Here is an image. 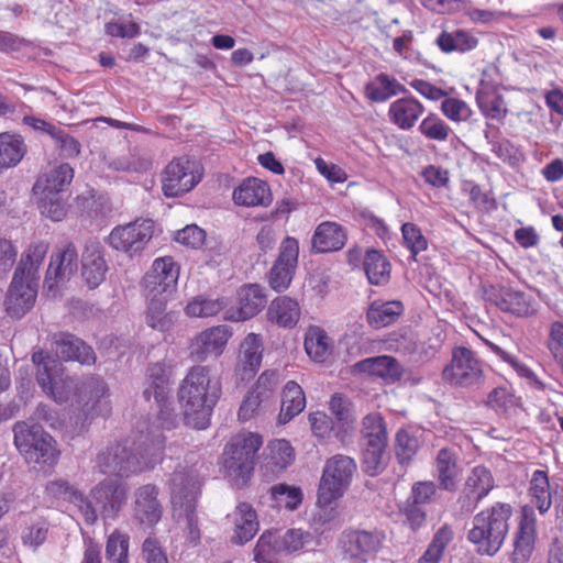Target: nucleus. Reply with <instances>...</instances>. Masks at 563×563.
<instances>
[{"label":"nucleus","instance_id":"79ce46f5","mask_svg":"<svg viewBox=\"0 0 563 563\" xmlns=\"http://www.w3.org/2000/svg\"><path fill=\"white\" fill-rule=\"evenodd\" d=\"M159 407V416L156 419V423L152 427L147 428L146 433L141 431L140 439L146 442V445L150 450L154 449L155 438L161 435L163 438V444L165 443V438L162 433L163 430H172L177 426L178 419L177 415L173 407H170V402L168 398H166L162 402H157Z\"/></svg>","mask_w":563,"mask_h":563},{"label":"nucleus","instance_id":"4c0bfd02","mask_svg":"<svg viewBox=\"0 0 563 563\" xmlns=\"http://www.w3.org/2000/svg\"><path fill=\"white\" fill-rule=\"evenodd\" d=\"M147 384L143 395L146 400L153 396L156 402L164 401L169 393L170 371L161 362L151 364L147 368Z\"/></svg>","mask_w":563,"mask_h":563},{"label":"nucleus","instance_id":"72a5a7b5","mask_svg":"<svg viewBox=\"0 0 563 563\" xmlns=\"http://www.w3.org/2000/svg\"><path fill=\"white\" fill-rule=\"evenodd\" d=\"M49 244L45 241L32 243L22 254L14 275L38 284L40 267L48 252Z\"/></svg>","mask_w":563,"mask_h":563},{"label":"nucleus","instance_id":"f03ea898","mask_svg":"<svg viewBox=\"0 0 563 563\" xmlns=\"http://www.w3.org/2000/svg\"><path fill=\"white\" fill-rule=\"evenodd\" d=\"M200 495V482L192 471L175 472L170 482V503L173 518L187 533L195 545L200 541L197 500Z\"/></svg>","mask_w":563,"mask_h":563},{"label":"nucleus","instance_id":"f3484780","mask_svg":"<svg viewBox=\"0 0 563 563\" xmlns=\"http://www.w3.org/2000/svg\"><path fill=\"white\" fill-rule=\"evenodd\" d=\"M495 486L492 472L485 466H475L468 474L463 490L457 498L462 514L473 512L478 504Z\"/></svg>","mask_w":563,"mask_h":563},{"label":"nucleus","instance_id":"f257e3e1","mask_svg":"<svg viewBox=\"0 0 563 563\" xmlns=\"http://www.w3.org/2000/svg\"><path fill=\"white\" fill-rule=\"evenodd\" d=\"M177 395L186 424L203 430L221 396V383L212 375L210 366L194 365L181 380Z\"/></svg>","mask_w":563,"mask_h":563},{"label":"nucleus","instance_id":"f704fd0d","mask_svg":"<svg viewBox=\"0 0 563 563\" xmlns=\"http://www.w3.org/2000/svg\"><path fill=\"white\" fill-rule=\"evenodd\" d=\"M27 145L24 139L18 133H0V175L10 168L18 166L25 154Z\"/></svg>","mask_w":563,"mask_h":563},{"label":"nucleus","instance_id":"4be33fe9","mask_svg":"<svg viewBox=\"0 0 563 563\" xmlns=\"http://www.w3.org/2000/svg\"><path fill=\"white\" fill-rule=\"evenodd\" d=\"M46 492L49 496L58 499H64L76 505L82 514L85 521L92 525L98 519V511L92 506L91 501L78 490L75 486L65 479L52 481L46 486Z\"/></svg>","mask_w":563,"mask_h":563},{"label":"nucleus","instance_id":"a19ab883","mask_svg":"<svg viewBox=\"0 0 563 563\" xmlns=\"http://www.w3.org/2000/svg\"><path fill=\"white\" fill-rule=\"evenodd\" d=\"M303 346L308 356L314 362H325L332 354L333 344L327 332L317 325L308 328Z\"/></svg>","mask_w":563,"mask_h":563},{"label":"nucleus","instance_id":"473e14b6","mask_svg":"<svg viewBox=\"0 0 563 563\" xmlns=\"http://www.w3.org/2000/svg\"><path fill=\"white\" fill-rule=\"evenodd\" d=\"M234 533L232 542L244 544L253 539L258 530L257 516L247 503H240L233 512Z\"/></svg>","mask_w":563,"mask_h":563},{"label":"nucleus","instance_id":"4468645a","mask_svg":"<svg viewBox=\"0 0 563 563\" xmlns=\"http://www.w3.org/2000/svg\"><path fill=\"white\" fill-rule=\"evenodd\" d=\"M158 494L159 489L154 484L142 485L133 493L132 518L143 529H153L163 517Z\"/></svg>","mask_w":563,"mask_h":563},{"label":"nucleus","instance_id":"412c9836","mask_svg":"<svg viewBox=\"0 0 563 563\" xmlns=\"http://www.w3.org/2000/svg\"><path fill=\"white\" fill-rule=\"evenodd\" d=\"M462 468L459 464V452L455 448H442L438 451L434 460V475L441 489L455 492Z\"/></svg>","mask_w":563,"mask_h":563},{"label":"nucleus","instance_id":"c756f323","mask_svg":"<svg viewBox=\"0 0 563 563\" xmlns=\"http://www.w3.org/2000/svg\"><path fill=\"white\" fill-rule=\"evenodd\" d=\"M346 242V233L342 225L332 221L320 223L312 235L311 246L317 253L335 252Z\"/></svg>","mask_w":563,"mask_h":563},{"label":"nucleus","instance_id":"c03bdc74","mask_svg":"<svg viewBox=\"0 0 563 563\" xmlns=\"http://www.w3.org/2000/svg\"><path fill=\"white\" fill-rule=\"evenodd\" d=\"M437 44L444 53H467L477 47L478 38L466 30H455L453 32L443 31L438 36Z\"/></svg>","mask_w":563,"mask_h":563},{"label":"nucleus","instance_id":"58836bf2","mask_svg":"<svg viewBox=\"0 0 563 563\" xmlns=\"http://www.w3.org/2000/svg\"><path fill=\"white\" fill-rule=\"evenodd\" d=\"M363 269L369 284L384 286L390 279L391 265L387 257L375 249L366 250L363 261Z\"/></svg>","mask_w":563,"mask_h":563},{"label":"nucleus","instance_id":"9b49d317","mask_svg":"<svg viewBox=\"0 0 563 563\" xmlns=\"http://www.w3.org/2000/svg\"><path fill=\"white\" fill-rule=\"evenodd\" d=\"M198 165L187 157L173 159L162 175V189L166 197H178L198 185L201 180Z\"/></svg>","mask_w":563,"mask_h":563},{"label":"nucleus","instance_id":"ddd939ff","mask_svg":"<svg viewBox=\"0 0 563 563\" xmlns=\"http://www.w3.org/2000/svg\"><path fill=\"white\" fill-rule=\"evenodd\" d=\"M299 256V242L292 236L284 239L277 260L268 273V285L275 291H285L291 284Z\"/></svg>","mask_w":563,"mask_h":563},{"label":"nucleus","instance_id":"0e129e2a","mask_svg":"<svg viewBox=\"0 0 563 563\" xmlns=\"http://www.w3.org/2000/svg\"><path fill=\"white\" fill-rule=\"evenodd\" d=\"M269 463L277 470H284L290 465L295 459L294 449L286 440H274L268 444Z\"/></svg>","mask_w":563,"mask_h":563},{"label":"nucleus","instance_id":"9d476101","mask_svg":"<svg viewBox=\"0 0 563 563\" xmlns=\"http://www.w3.org/2000/svg\"><path fill=\"white\" fill-rule=\"evenodd\" d=\"M385 536L374 530H351L340 538V549L346 563H367L383 545Z\"/></svg>","mask_w":563,"mask_h":563},{"label":"nucleus","instance_id":"4d7b16f0","mask_svg":"<svg viewBox=\"0 0 563 563\" xmlns=\"http://www.w3.org/2000/svg\"><path fill=\"white\" fill-rule=\"evenodd\" d=\"M362 434L365 444L387 443L386 423L380 413H368L363 419Z\"/></svg>","mask_w":563,"mask_h":563},{"label":"nucleus","instance_id":"09e8293b","mask_svg":"<svg viewBox=\"0 0 563 563\" xmlns=\"http://www.w3.org/2000/svg\"><path fill=\"white\" fill-rule=\"evenodd\" d=\"M404 91L405 87L402 85L385 74H379L365 86L366 97L374 102H384Z\"/></svg>","mask_w":563,"mask_h":563},{"label":"nucleus","instance_id":"c85d7f7f","mask_svg":"<svg viewBox=\"0 0 563 563\" xmlns=\"http://www.w3.org/2000/svg\"><path fill=\"white\" fill-rule=\"evenodd\" d=\"M424 112L423 104L413 97H404L393 101L388 108V118L400 130L408 131L415 126Z\"/></svg>","mask_w":563,"mask_h":563},{"label":"nucleus","instance_id":"7c9ffc66","mask_svg":"<svg viewBox=\"0 0 563 563\" xmlns=\"http://www.w3.org/2000/svg\"><path fill=\"white\" fill-rule=\"evenodd\" d=\"M494 302L501 311L517 317H529L536 312L531 296L511 288H500Z\"/></svg>","mask_w":563,"mask_h":563},{"label":"nucleus","instance_id":"69168bd1","mask_svg":"<svg viewBox=\"0 0 563 563\" xmlns=\"http://www.w3.org/2000/svg\"><path fill=\"white\" fill-rule=\"evenodd\" d=\"M401 232L405 245L410 250L412 257H416L420 252L427 250V239L415 223H404Z\"/></svg>","mask_w":563,"mask_h":563},{"label":"nucleus","instance_id":"f8f14e48","mask_svg":"<svg viewBox=\"0 0 563 563\" xmlns=\"http://www.w3.org/2000/svg\"><path fill=\"white\" fill-rule=\"evenodd\" d=\"M133 450H129L125 444L111 446L115 462L122 466H131V468L126 470V476L151 470L162 461L163 438L161 435L155 438L153 450H150L146 442L141 439L137 440Z\"/></svg>","mask_w":563,"mask_h":563},{"label":"nucleus","instance_id":"37998d69","mask_svg":"<svg viewBox=\"0 0 563 563\" xmlns=\"http://www.w3.org/2000/svg\"><path fill=\"white\" fill-rule=\"evenodd\" d=\"M306 407L302 388L296 382H288L283 390L282 407L278 416L279 423H287L299 415Z\"/></svg>","mask_w":563,"mask_h":563},{"label":"nucleus","instance_id":"603ef678","mask_svg":"<svg viewBox=\"0 0 563 563\" xmlns=\"http://www.w3.org/2000/svg\"><path fill=\"white\" fill-rule=\"evenodd\" d=\"M362 467L368 476L379 475L387 466V443L364 444Z\"/></svg>","mask_w":563,"mask_h":563},{"label":"nucleus","instance_id":"bf43d9fd","mask_svg":"<svg viewBox=\"0 0 563 563\" xmlns=\"http://www.w3.org/2000/svg\"><path fill=\"white\" fill-rule=\"evenodd\" d=\"M38 196L41 213L53 221H60L67 213L66 202L62 194L34 192Z\"/></svg>","mask_w":563,"mask_h":563},{"label":"nucleus","instance_id":"5fc2aeb1","mask_svg":"<svg viewBox=\"0 0 563 563\" xmlns=\"http://www.w3.org/2000/svg\"><path fill=\"white\" fill-rule=\"evenodd\" d=\"M255 560L258 563H276L278 556L283 553L279 544V533L267 531L264 532L255 547Z\"/></svg>","mask_w":563,"mask_h":563},{"label":"nucleus","instance_id":"864d4df0","mask_svg":"<svg viewBox=\"0 0 563 563\" xmlns=\"http://www.w3.org/2000/svg\"><path fill=\"white\" fill-rule=\"evenodd\" d=\"M453 540V531L444 525L434 533L424 553L418 560V563H440L444 551Z\"/></svg>","mask_w":563,"mask_h":563},{"label":"nucleus","instance_id":"dca6fc26","mask_svg":"<svg viewBox=\"0 0 563 563\" xmlns=\"http://www.w3.org/2000/svg\"><path fill=\"white\" fill-rule=\"evenodd\" d=\"M178 277L179 266L173 257H158L143 277V291L155 296H169L177 285Z\"/></svg>","mask_w":563,"mask_h":563},{"label":"nucleus","instance_id":"3c124183","mask_svg":"<svg viewBox=\"0 0 563 563\" xmlns=\"http://www.w3.org/2000/svg\"><path fill=\"white\" fill-rule=\"evenodd\" d=\"M529 492L532 504L540 514H545L552 505V497L549 478L544 471L537 470L533 472Z\"/></svg>","mask_w":563,"mask_h":563},{"label":"nucleus","instance_id":"de8ad7c7","mask_svg":"<svg viewBox=\"0 0 563 563\" xmlns=\"http://www.w3.org/2000/svg\"><path fill=\"white\" fill-rule=\"evenodd\" d=\"M84 390L89 394V400L86 402L87 415L106 416L110 411L109 401L107 400V386L100 378H91L84 385Z\"/></svg>","mask_w":563,"mask_h":563},{"label":"nucleus","instance_id":"cd10ccee","mask_svg":"<svg viewBox=\"0 0 563 563\" xmlns=\"http://www.w3.org/2000/svg\"><path fill=\"white\" fill-rule=\"evenodd\" d=\"M238 311L227 317V319L232 321H244L255 317L266 303L264 288L257 284H247L241 287L238 292Z\"/></svg>","mask_w":563,"mask_h":563},{"label":"nucleus","instance_id":"e2e57ef3","mask_svg":"<svg viewBox=\"0 0 563 563\" xmlns=\"http://www.w3.org/2000/svg\"><path fill=\"white\" fill-rule=\"evenodd\" d=\"M420 443L417 437L407 430L400 429L395 438V453L398 461L404 464L412 460L419 450Z\"/></svg>","mask_w":563,"mask_h":563},{"label":"nucleus","instance_id":"bb28decb","mask_svg":"<svg viewBox=\"0 0 563 563\" xmlns=\"http://www.w3.org/2000/svg\"><path fill=\"white\" fill-rule=\"evenodd\" d=\"M77 251L70 244L65 246L63 251L52 255L45 277V285L49 290L59 282L69 279L77 271Z\"/></svg>","mask_w":563,"mask_h":563},{"label":"nucleus","instance_id":"052dcab7","mask_svg":"<svg viewBox=\"0 0 563 563\" xmlns=\"http://www.w3.org/2000/svg\"><path fill=\"white\" fill-rule=\"evenodd\" d=\"M227 306L223 298L209 299L205 297H196L188 302L186 313L189 317L208 318L219 313Z\"/></svg>","mask_w":563,"mask_h":563},{"label":"nucleus","instance_id":"8fccbe9b","mask_svg":"<svg viewBox=\"0 0 563 563\" xmlns=\"http://www.w3.org/2000/svg\"><path fill=\"white\" fill-rule=\"evenodd\" d=\"M479 338L495 355H497L503 362L509 364L520 377L527 379L529 385L538 389L543 388V384L539 380L534 372L528 365L519 361L517 356L508 353L494 342L483 336Z\"/></svg>","mask_w":563,"mask_h":563},{"label":"nucleus","instance_id":"2eb2a0df","mask_svg":"<svg viewBox=\"0 0 563 563\" xmlns=\"http://www.w3.org/2000/svg\"><path fill=\"white\" fill-rule=\"evenodd\" d=\"M128 490L124 484L106 479L95 486L87 499L98 511V517L114 519L126 501Z\"/></svg>","mask_w":563,"mask_h":563},{"label":"nucleus","instance_id":"ea45409f","mask_svg":"<svg viewBox=\"0 0 563 563\" xmlns=\"http://www.w3.org/2000/svg\"><path fill=\"white\" fill-rule=\"evenodd\" d=\"M404 312V305L398 300L373 301L367 309V321L375 329L385 328L394 322Z\"/></svg>","mask_w":563,"mask_h":563},{"label":"nucleus","instance_id":"13d9d810","mask_svg":"<svg viewBox=\"0 0 563 563\" xmlns=\"http://www.w3.org/2000/svg\"><path fill=\"white\" fill-rule=\"evenodd\" d=\"M428 140L445 142L452 133L451 128L435 113H429L418 126Z\"/></svg>","mask_w":563,"mask_h":563},{"label":"nucleus","instance_id":"49530a36","mask_svg":"<svg viewBox=\"0 0 563 563\" xmlns=\"http://www.w3.org/2000/svg\"><path fill=\"white\" fill-rule=\"evenodd\" d=\"M147 308H146V322L147 324L161 331L166 330L172 324V313L166 312V305L169 296L166 295H150L144 294Z\"/></svg>","mask_w":563,"mask_h":563},{"label":"nucleus","instance_id":"338daca9","mask_svg":"<svg viewBox=\"0 0 563 563\" xmlns=\"http://www.w3.org/2000/svg\"><path fill=\"white\" fill-rule=\"evenodd\" d=\"M310 539V533L301 529H289L283 534L279 533V544L284 554H290L301 550Z\"/></svg>","mask_w":563,"mask_h":563},{"label":"nucleus","instance_id":"a211bd4d","mask_svg":"<svg viewBox=\"0 0 563 563\" xmlns=\"http://www.w3.org/2000/svg\"><path fill=\"white\" fill-rule=\"evenodd\" d=\"M231 335L232 332L227 325L211 327L200 332L189 346L190 357L196 362L219 357L224 352Z\"/></svg>","mask_w":563,"mask_h":563},{"label":"nucleus","instance_id":"393cba45","mask_svg":"<svg viewBox=\"0 0 563 563\" xmlns=\"http://www.w3.org/2000/svg\"><path fill=\"white\" fill-rule=\"evenodd\" d=\"M300 317L301 308L298 300L287 295L274 298L266 310L267 321L284 329L295 328Z\"/></svg>","mask_w":563,"mask_h":563},{"label":"nucleus","instance_id":"c9c22d12","mask_svg":"<svg viewBox=\"0 0 563 563\" xmlns=\"http://www.w3.org/2000/svg\"><path fill=\"white\" fill-rule=\"evenodd\" d=\"M82 277L89 288L98 287L106 277L108 271L102 252L98 244L88 245L82 254Z\"/></svg>","mask_w":563,"mask_h":563},{"label":"nucleus","instance_id":"0eeeda50","mask_svg":"<svg viewBox=\"0 0 563 563\" xmlns=\"http://www.w3.org/2000/svg\"><path fill=\"white\" fill-rule=\"evenodd\" d=\"M357 470L356 462L351 456L336 454L330 457L324 465L318 489V504L330 506L342 497L350 486Z\"/></svg>","mask_w":563,"mask_h":563},{"label":"nucleus","instance_id":"a878e982","mask_svg":"<svg viewBox=\"0 0 563 563\" xmlns=\"http://www.w3.org/2000/svg\"><path fill=\"white\" fill-rule=\"evenodd\" d=\"M54 343L56 354L65 361H76L81 365H91L96 362L92 347L74 334H55Z\"/></svg>","mask_w":563,"mask_h":563},{"label":"nucleus","instance_id":"6e6552de","mask_svg":"<svg viewBox=\"0 0 563 563\" xmlns=\"http://www.w3.org/2000/svg\"><path fill=\"white\" fill-rule=\"evenodd\" d=\"M32 362L36 366V380L43 391L56 402L67 401L73 382L64 377L62 363L43 351L34 352Z\"/></svg>","mask_w":563,"mask_h":563},{"label":"nucleus","instance_id":"e433bc0d","mask_svg":"<svg viewBox=\"0 0 563 563\" xmlns=\"http://www.w3.org/2000/svg\"><path fill=\"white\" fill-rule=\"evenodd\" d=\"M360 373L396 380L402 375V367L397 360L389 355H380L362 360L355 364Z\"/></svg>","mask_w":563,"mask_h":563},{"label":"nucleus","instance_id":"5701e85b","mask_svg":"<svg viewBox=\"0 0 563 563\" xmlns=\"http://www.w3.org/2000/svg\"><path fill=\"white\" fill-rule=\"evenodd\" d=\"M536 538V517L532 508H522L521 519L515 538L514 563H525L533 552Z\"/></svg>","mask_w":563,"mask_h":563},{"label":"nucleus","instance_id":"20e7f679","mask_svg":"<svg viewBox=\"0 0 563 563\" xmlns=\"http://www.w3.org/2000/svg\"><path fill=\"white\" fill-rule=\"evenodd\" d=\"M263 444L262 438L252 432L233 435L221 454L224 476L236 487L250 481L255 466V457Z\"/></svg>","mask_w":563,"mask_h":563},{"label":"nucleus","instance_id":"774afa93","mask_svg":"<svg viewBox=\"0 0 563 563\" xmlns=\"http://www.w3.org/2000/svg\"><path fill=\"white\" fill-rule=\"evenodd\" d=\"M141 559L144 563H168V558L161 542L148 536L141 547Z\"/></svg>","mask_w":563,"mask_h":563},{"label":"nucleus","instance_id":"a18cd8bd","mask_svg":"<svg viewBox=\"0 0 563 563\" xmlns=\"http://www.w3.org/2000/svg\"><path fill=\"white\" fill-rule=\"evenodd\" d=\"M330 409L340 424L339 431L335 432V438L341 443H346L355 421L352 415L351 402L346 397L335 394L330 400Z\"/></svg>","mask_w":563,"mask_h":563},{"label":"nucleus","instance_id":"39448f33","mask_svg":"<svg viewBox=\"0 0 563 563\" xmlns=\"http://www.w3.org/2000/svg\"><path fill=\"white\" fill-rule=\"evenodd\" d=\"M13 432L14 444L27 464L42 468L57 462L56 442L42 427L20 421Z\"/></svg>","mask_w":563,"mask_h":563},{"label":"nucleus","instance_id":"7ed1b4c3","mask_svg":"<svg viewBox=\"0 0 563 563\" xmlns=\"http://www.w3.org/2000/svg\"><path fill=\"white\" fill-rule=\"evenodd\" d=\"M512 508L506 503H496L476 514L467 540L475 544L481 554L494 555L504 544L509 531Z\"/></svg>","mask_w":563,"mask_h":563},{"label":"nucleus","instance_id":"423d86ee","mask_svg":"<svg viewBox=\"0 0 563 563\" xmlns=\"http://www.w3.org/2000/svg\"><path fill=\"white\" fill-rule=\"evenodd\" d=\"M485 377L483 361L466 346H455L450 363L442 371L444 382L461 388H479L485 383Z\"/></svg>","mask_w":563,"mask_h":563},{"label":"nucleus","instance_id":"6ab92c4d","mask_svg":"<svg viewBox=\"0 0 563 563\" xmlns=\"http://www.w3.org/2000/svg\"><path fill=\"white\" fill-rule=\"evenodd\" d=\"M38 284L13 275L5 297V311L12 318H21L32 309L37 296Z\"/></svg>","mask_w":563,"mask_h":563},{"label":"nucleus","instance_id":"1a4fd4ad","mask_svg":"<svg viewBox=\"0 0 563 563\" xmlns=\"http://www.w3.org/2000/svg\"><path fill=\"white\" fill-rule=\"evenodd\" d=\"M154 221L137 219L124 225L114 227L109 236V245L120 252L133 256L142 252L154 235Z\"/></svg>","mask_w":563,"mask_h":563},{"label":"nucleus","instance_id":"2f4dec72","mask_svg":"<svg viewBox=\"0 0 563 563\" xmlns=\"http://www.w3.org/2000/svg\"><path fill=\"white\" fill-rule=\"evenodd\" d=\"M74 178V169L67 164H60L40 175L33 186L34 192L62 194Z\"/></svg>","mask_w":563,"mask_h":563},{"label":"nucleus","instance_id":"6e6d98bb","mask_svg":"<svg viewBox=\"0 0 563 563\" xmlns=\"http://www.w3.org/2000/svg\"><path fill=\"white\" fill-rule=\"evenodd\" d=\"M272 500L275 507L296 510L302 503L303 494L300 487L287 484H277L271 488Z\"/></svg>","mask_w":563,"mask_h":563},{"label":"nucleus","instance_id":"b1692460","mask_svg":"<svg viewBox=\"0 0 563 563\" xmlns=\"http://www.w3.org/2000/svg\"><path fill=\"white\" fill-rule=\"evenodd\" d=\"M232 198L238 206L267 207L272 202V192L266 181L249 177L233 190Z\"/></svg>","mask_w":563,"mask_h":563},{"label":"nucleus","instance_id":"aec40b11","mask_svg":"<svg viewBox=\"0 0 563 563\" xmlns=\"http://www.w3.org/2000/svg\"><path fill=\"white\" fill-rule=\"evenodd\" d=\"M262 336L249 333L240 343L235 364V375L241 380H250L258 372L263 358Z\"/></svg>","mask_w":563,"mask_h":563},{"label":"nucleus","instance_id":"680f3d73","mask_svg":"<svg viewBox=\"0 0 563 563\" xmlns=\"http://www.w3.org/2000/svg\"><path fill=\"white\" fill-rule=\"evenodd\" d=\"M130 539L118 531L111 533L106 545V558L108 563H129Z\"/></svg>","mask_w":563,"mask_h":563}]
</instances>
